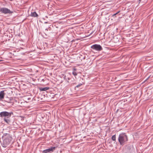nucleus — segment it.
<instances>
[{"instance_id": "1", "label": "nucleus", "mask_w": 153, "mask_h": 153, "mask_svg": "<svg viewBox=\"0 0 153 153\" xmlns=\"http://www.w3.org/2000/svg\"><path fill=\"white\" fill-rule=\"evenodd\" d=\"M13 115L12 112H8L4 111L0 113V117H4V120L6 123L9 124L10 122V120L9 119L11 116Z\"/></svg>"}, {"instance_id": "2", "label": "nucleus", "mask_w": 153, "mask_h": 153, "mask_svg": "<svg viewBox=\"0 0 153 153\" xmlns=\"http://www.w3.org/2000/svg\"><path fill=\"white\" fill-rule=\"evenodd\" d=\"M118 140L121 145L123 146L127 143L128 140L127 136L125 133H121L119 134Z\"/></svg>"}, {"instance_id": "3", "label": "nucleus", "mask_w": 153, "mask_h": 153, "mask_svg": "<svg viewBox=\"0 0 153 153\" xmlns=\"http://www.w3.org/2000/svg\"><path fill=\"white\" fill-rule=\"evenodd\" d=\"M12 140L11 137L9 134H7L6 137L3 140V142L1 143L2 146L4 148H6L10 143Z\"/></svg>"}, {"instance_id": "4", "label": "nucleus", "mask_w": 153, "mask_h": 153, "mask_svg": "<svg viewBox=\"0 0 153 153\" xmlns=\"http://www.w3.org/2000/svg\"><path fill=\"white\" fill-rule=\"evenodd\" d=\"M0 12L2 13L5 14H11L13 13V11L6 7L1 8L0 9Z\"/></svg>"}, {"instance_id": "5", "label": "nucleus", "mask_w": 153, "mask_h": 153, "mask_svg": "<svg viewBox=\"0 0 153 153\" xmlns=\"http://www.w3.org/2000/svg\"><path fill=\"white\" fill-rule=\"evenodd\" d=\"M91 48L93 50L98 51H101L103 49L102 46L98 44L94 45L91 46Z\"/></svg>"}, {"instance_id": "6", "label": "nucleus", "mask_w": 153, "mask_h": 153, "mask_svg": "<svg viewBox=\"0 0 153 153\" xmlns=\"http://www.w3.org/2000/svg\"><path fill=\"white\" fill-rule=\"evenodd\" d=\"M56 147H51L50 148L45 149L43 151V153H48L50 152H52L56 149Z\"/></svg>"}, {"instance_id": "7", "label": "nucleus", "mask_w": 153, "mask_h": 153, "mask_svg": "<svg viewBox=\"0 0 153 153\" xmlns=\"http://www.w3.org/2000/svg\"><path fill=\"white\" fill-rule=\"evenodd\" d=\"M5 93L4 91H2L0 92V101H1L4 98Z\"/></svg>"}, {"instance_id": "8", "label": "nucleus", "mask_w": 153, "mask_h": 153, "mask_svg": "<svg viewBox=\"0 0 153 153\" xmlns=\"http://www.w3.org/2000/svg\"><path fill=\"white\" fill-rule=\"evenodd\" d=\"M49 89V88L48 87H45L44 88H39V90L40 91H46L47 90H48Z\"/></svg>"}, {"instance_id": "9", "label": "nucleus", "mask_w": 153, "mask_h": 153, "mask_svg": "<svg viewBox=\"0 0 153 153\" xmlns=\"http://www.w3.org/2000/svg\"><path fill=\"white\" fill-rule=\"evenodd\" d=\"M30 15L31 16L33 17H36L38 16V15L36 12L31 13Z\"/></svg>"}, {"instance_id": "10", "label": "nucleus", "mask_w": 153, "mask_h": 153, "mask_svg": "<svg viewBox=\"0 0 153 153\" xmlns=\"http://www.w3.org/2000/svg\"><path fill=\"white\" fill-rule=\"evenodd\" d=\"M111 139L113 141H116V136L115 134L114 135L112 136Z\"/></svg>"}, {"instance_id": "11", "label": "nucleus", "mask_w": 153, "mask_h": 153, "mask_svg": "<svg viewBox=\"0 0 153 153\" xmlns=\"http://www.w3.org/2000/svg\"><path fill=\"white\" fill-rule=\"evenodd\" d=\"M82 84H79V85H77L75 87V88H79V87H80L82 85Z\"/></svg>"}, {"instance_id": "12", "label": "nucleus", "mask_w": 153, "mask_h": 153, "mask_svg": "<svg viewBox=\"0 0 153 153\" xmlns=\"http://www.w3.org/2000/svg\"><path fill=\"white\" fill-rule=\"evenodd\" d=\"M72 74L74 76H76L77 75V73L75 71H73L72 72Z\"/></svg>"}, {"instance_id": "13", "label": "nucleus", "mask_w": 153, "mask_h": 153, "mask_svg": "<svg viewBox=\"0 0 153 153\" xmlns=\"http://www.w3.org/2000/svg\"><path fill=\"white\" fill-rule=\"evenodd\" d=\"M120 12V11H118L116 13H115L114 14H113L112 15V16H115L118 13H119Z\"/></svg>"}, {"instance_id": "14", "label": "nucleus", "mask_w": 153, "mask_h": 153, "mask_svg": "<svg viewBox=\"0 0 153 153\" xmlns=\"http://www.w3.org/2000/svg\"><path fill=\"white\" fill-rule=\"evenodd\" d=\"M93 32H92L90 34V35H91V34L93 33Z\"/></svg>"}, {"instance_id": "15", "label": "nucleus", "mask_w": 153, "mask_h": 153, "mask_svg": "<svg viewBox=\"0 0 153 153\" xmlns=\"http://www.w3.org/2000/svg\"><path fill=\"white\" fill-rule=\"evenodd\" d=\"M65 77H66V76H65L64 77V79H65L66 80V78H65Z\"/></svg>"}, {"instance_id": "16", "label": "nucleus", "mask_w": 153, "mask_h": 153, "mask_svg": "<svg viewBox=\"0 0 153 153\" xmlns=\"http://www.w3.org/2000/svg\"><path fill=\"white\" fill-rule=\"evenodd\" d=\"M48 22H45V24H46V23H47Z\"/></svg>"}, {"instance_id": "17", "label": "nucleus", "mask_w": 153, "mask_h": 153, "mask_svg": "<svg viewBox=\"0 0 153 153\" xmlns=\"http://www.w3.org/2000/svg\"><path fill=\"white\" fill-rule=\"evenodd\" d=\"M68 80H69L70 79V78H68Z\"/></svg>"}, {"instance_id": "18", "label": "nucleus", "mask_w": 153, "mask_h": 153, "mask_svg": "<svg viewBox=\"0 0 153 153\" xmlns=\"http://www.w3.org/2000/svg\"><path fill=\"white\" fill-rule=\"evenodd\" d=\"M74 70H76V69L75 68H74Z\"/></svg>"}, {"instance_id": "19", "label": "nucleus", "mask_w": 153, "mask_h": 153, "mask_svg": "<svg viewBox=\"0 0 153 153\" xmlns=\"http://www.w3.org/2000/svg\"><path fill=\"white\" fill-rule=\"evenodd\" d=\"M2 61V60H0V62H1V61Z\"/></svg>"}, {"instance_id": "20", "label": "nucleus", "mask_w": 153, "mask_h": 153, "mask_svg": "<svg viewBox=\"0 0 153 153\" xmlns=\"http://www.w3.org/2000/svg\"><path fill=\"white\" fill-rule=\"evenodd\" d=\"M141 0H139V1H140Z\"/></svg>"}, {"instance_id": "21", "label": "nucleus", "mask_w": 153, "mask_h": 153, "mask_svg": "<svg viewBox=\"0 0 153 153\" xmlns=\"http://www.w3.org/2000/svg\"><path fill=\"white\" fill-rule=\"evenodd\" d=\"M46 30H47V29H46Z\"/></svg>"}]
</instances>
